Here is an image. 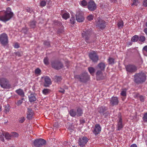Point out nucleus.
Listing matches in <instances>:
<instances>
[{
    "label": "nucleus",
    "instance_id": "obj_12",
    "mask_svg": "<svg viewBox=\"0 0 147 147\" xmlns=\"http://www.w3.org/2000/svg\"><path fill=\"white\" fill-rule=\"evenodd\" d=\"M44 80V85L45 87H48L51 84V82L48 76L42 77Z\"/></svg>",
    "mask_w": 147,
    "mask_h": 147
},
{
    "label": "nucleus",
    "instance_id": "obj_47",
    "mask_svg": "<svg viewBox=\"0 0 147 147\" xmlns=\"http://www.w3.org/2000/svg\"><path fill=\"white\" fill-rule=\"evenodd\" d=\"M143 5L145 7H147V0H144L143 2Z\"/></svg>",
    "mask_w": 147,
    "mask_h": 147
},
{
    "label": "nucleus",
    "instance_id": "obj_3",
    "mask_svg": "<svg viewBox=\"0 0 147 147\" xmlns=\"http://www.w3.org/2000/svg\"><path fill=\"white\" fill-rule=\"evenodd\" d=\"M76 78L80 80L82 82H86L90 79V77L87 73H84L80 75H77L76 76Z\"/></svg>",
    "mask_w": 147,
    "mask_h": 147
},
{
    "label": "nucleus",
    "instance_id": "obj_55",
    "mask_svg": "<svg viewBox=\"0 0 147 147\" xmlns=\"http://www.w3.org/2000/svg\"><path fill=\"white\" fill-rule=\"evenodd\" d=\"M59 91L61 92L62 93H64V90L63 89H61L59 90Z\"/></svg>",
    "mask_w": 147,
    "mask_h": 147
},
{
    "label": "nucleus",
    "instance_id": "obj_59",
    "mask_svg": "<svg viewBox=\"0 0 147 147\" xmlns=\"http://www.w3.org/2000/svg\"><path fill=\"white\" fill-rule=\"evenodd\" d=\"M122 99L123 100H124V99H123V98H122Z\"/></svg>",
    "mask_w": 147,
    "mask_h": 147
},
{
    "label": "nucleus",
    "instance_id": "obj_32",
    "mask_svg": "<svg viewBox=\"0 0 147 147\" xmlns=\"http://www.w3.org/2000/svg\"><path fill=\"white\" fill-rule=\"evenodd\" d=\"M138 40L139 41L144 42L145 40V38L143 36H141L139 37H138Z\"/></svg>",
    "mask_w": 147,
    "mask_h": 147
},
{
    "label": "nucleus",
    "instance_id": "obj_31",
    "mask_svg": "<svg viewBox=\"0 0 147 147\" xmlns=\"http://www.w3.org/2000/svg\"><path fill=\"white\" fill-rule=\"evenodd\" d=\"M50 92V90L47 88L44 89L42 91L43 94L45 95L48 94Z\"/></svg>",
    "mask_w": 147,
    "mask_h": 147
},
{
    "label": "nucleus",
    "instance_id": "obj_35",
    "mask_svg": "<svg viewBox=\"0 0 147 147\" xmlns=\"http://www.w3.org/2000/svg\"><path fill=\"white\" fill-rule=\"evenodd\" d=\"M41 72V70L38 68L36 69L35 70V74L37 75H40V74Z\"/></svg>",
    "mask_w": 147,
    "mask_h": 147
},
{
    "label": "nucleus",
    "instance_id": "obj_9",
    "mask_svg": "<svg viewBox=\"0 0 147 147\" xmlns=\"http://www.w3.org/2000/svg\"><path fill=\"white\" fill-rule=\"evenodd\" d=\"M126 71L128 72L133 73L135 72L137 70L136 67L132 65H129L125 67Z\"/></svg>",
    "mask_w": 147,
    "mask_h": 147
},
{
    "label": "nucleus",
    "instance_id": "obj_20",
    "mask_svg": "<svg viewBox=\"0 0 147 147\" xmlns=\"http://www.w3.org/2000/svg\"><path fill=\"white\" fill-rule=\"evenodd\" d=\"M29 100L30 102H34L36 100V98L35 95L33 94H31L28 96Z\"/></svg>",
    "mask_w": 147,
    "mask_h": 147
},
{
    "label": "nucleus",
    "instance_id": "obj_46",
    "mask_svg": "<svg viewBox=\"0 0 147 147\" xmlns=\"http://www.w3.org/2000/svg\"><path fill=\"white\" fill-rule=\"evenodd\" d=\"M143 119L145 122H147V113H145L143 116Z\"/></svg>",
    "mask_w": 147,
    "mask_h": 147
},
{
    "label": "nucleus",
    "instance_id": "obj_41",
    "mask_svg": "<svg viewBox=\"0 0 147 147\" xmlns=\"http://www.w3.org/2000/svg\"><path fill=\"white\" fill-rule=\"evenodd\" d=\"M44 62L45 64L46 65H48L49 64V59L48 58L46 57L44 59Z\"/></svg>",
    "mask_w": 147,
    "mask_h": 147
},
{
    "label": "nucleus",
    "instance_id": "obj_51",
    "mask_svg": "<svg viewBox=\"0 0 147 147\" xmlns=\"http://www.w3.org/2000/svg\"><path fill=\"white\" fill-rule=\"evenodd\" d=\"M9 107H6L5 108V112L6 113H7L9 112Z\"/></svg>",
    "mask_w": 147,
    "mask_h": 147
},
{
    "label": "nucleus",
    "instance_id": "obj_44",
    "mask_svg": "<svg viewBox=\"0 0 147 147\" xmlns=\"http://www.w3.org/2000/svg\"><path fill=\"white\" fill-rule=\"evenodd\" d=\"M61 80V78L60 76H56L55 77V81L57 82L60 81Z\"/></svg>",
    "mask_w": 147,
    "mask_h": 147
},
{
    "label": "nucleus",
    "instance_id": "obj_6",
    "mask_svg": "<svg viewBox=\"0 0 147 147\" xmlns=\"http://www.w3.org/2000/svg\"><path fill=\"white\" fill-rule=\"evenodd\" d=\"M88 141V139L86 137L80 138L78 140V144L80 147H84Z\"/></svg>",
    "mask_w": 147,
    "mask_h": 147
},
{
    "label": "nucleus",
    "instance_id": "obj_33",
    "mask_svg": "<svg viewBox=\"0 0 147 147\" xmlns=\"http://www.w3.org/2000/svg\"><path fill=\"white\" fill-rule=\"evenodd\" d=\"M89 72L91 74L93 75L94 72V69L92 67H90L88 68Z\"/></svg>",
    "mask_w": 147,
    "mask_h": 147
},
{
    "label": "nucleus",
    "instance_id": "obj_5",
    "mask_svg": "<svg viewBox=\"0 0 147 147\" xmlns=\"http://www.w3.org/2000/svg\"><path fill=\"white\" fill-rule=\"evenodd\" d=\"M46 142V141L40 138L36 140L34 142V144L35 146L41 147L45 145Z\"/></svg>",
    "mask_w": 147,
    "mask_h": 147
},
{
    "label": "nucleus",
    "instance_id": "obj_22",
    "mask_svg": "<svg viewBox=\"0 0 147 147\" xmlns=\"http://www.w3.org/2000/svg\"><path fill=\"white\" fill-rule=\"evenodd\" d=\"M33 115V111L32 110L30 109H28V111L27 112V118L29 119H30Z\"/></svg>",
    "mask_w": 147,
    "mask_h": 147
},
{
    "label": "nucleus",
    "instance_id": "obj_13",
    "mask_svg": "<svg viewBox=\"0 0 147 147\" xmlns=\"http://www.w3.org/2000/svg\"><path fill=\"white\" fill-rule=\"evenodd\" d=\"M89 31H86V32L83 31L82 33V36L83 37L85 38L86 41L88 43L90 42L89 40Z\"/></svg>",
    "mask_w": 147,
    "mask_h": 147
},
{
    "label": "nucleus",
    "instance_id": "obj_17",
    "mask_svg": "<svg viewBox=\"0 0 147 147\" xmlns=\"http://www.w3.org/2000/svg\"><path fill=\"white\" fill-rule=\"evenodd\" d=\"M118 102V99L117 97H112L110 100V103L113 105H117Z\"/></svg>",
    "mask_w": 147,
    "mask_h": 147
},
{
    "label": "nucleus",
    "instance_id": "obj_18",
    "mask_svg": "<svg viewBox=\"0 0 147 147\" xmlns=\"http://www.w3.org/2000/svg\"><path fill=\"white\" fill-rule=\"evenodd\" d=\"M123 125L122 123V120L121 118L120 117H119V119L118 120V124L117 125V130H119L123 128Z\"/></svg>",
    "mask_w": 147,
    "mask_h": 147
},
{
    "label": "nucleus",
    "instance_id": "obj_7",
    "mask_svg": "<svg viewBox=\"0 0 147 147\" xmlns=\"http://www.w3.org/2000/svg\"><path fill=\"white\" fill-rule=\"evenodd\" d=\"M0 42L3 45H5L8 42V37L7 35L3 33L0 35Z\"/></svg>",
    "mask_w": 147,
    "mask_h": 147
},
{
    "label": "nucleus",
    "instance_id": "obj_27",
    "mask_svg": "<svg viewBox=\"0 0 147 147\" xmlns=\"http://www.w3.org/2000/svg\"><path fill=\"white\" fill-rule=\"evenodd\" d=\"M62 17L63 18L66 20L69 17V14L67 12L63 14Z\"/></svg>",
    "mask_w": 147,
    "mask_h": 147
},
{
    "label": "nucleus",
    "instance_id": "obj_4",
    "mask_svg": "<svg viewBox=\"0 0 147 147\" xmlns=\"http://www.w3.org/2000/svg\"><path fill=\"white\" fill-rule=\"evenodd\" d=\"M0 85L1 87L4 88H8L10 86L8 81L5 78H1L0 79Z\"/></svg>",
    "mask_w": 147,
    "mask_h": 147
},
{
    "label": "nucleus",
    "instance_id": "obj_50",
    "mask_svg": "<svg viewBox=\"0 0 147 147\" xmlns=\"http://www.w3.org/2000/svg\"><path fill=\"white\" fill-rule=\"evenodd\" d=\"M140 100V101L142 102L144 101V97L142 96H138Z\"/></svg>",
    "mask_w": 147,
    "mask_h": 147
},
{
    "label": "nucleus",
    "instance_id": "obj_1",
    "mask_svg": "<svg viewBox=\"0 0 147 147\" xmlns=\"http://www.w3.org/2000/svg\"><path fill=\"white\" fill-rule=\"evenodd\" d=\"M13 13L10 8H7L6 11H0V20L4 22L9 20L13 16Z\"/></svg>",
    "mask_w": 147,
    "mask_h": 147
},
{
    "label": "nucleus",
    "instance_id": "obj_2",
    "mask_svg": "<svg viewBox=\"0 0 147 147\" xmlns=\"http://www.w3.org/2000/svg\"><path fill=\"white\" fill-rule=\"evenodd\" d=\"M145 74L142 72L136 74L134 76V81L137 83L144 82L146 80Z\"/></svg>",
    "mask_w": 147,
    "mask_h": 147
},
{
    "label": "nucleus",
    "instance_id": "obj_29",
    "mask_svg": "<svg viewBox=\"0 0 147 147\" xmlns=\"http://www.w3.org/2000/svg\"><path fill=\"white\" fill-rule=\"evenodd\" d=\"M142 51L144 54L147 56V45L144 46L143 48Z\"/></svg>",
    "mask_w": 147,
    "mask_h": 147
},
{
    "label": "nucleus",
    "instance_id": "obj_43",
    "mask_svg": "<svg viewBox=\"0 0 147 147\" xmlns=\"http://www.w3.org/2000/svg\"><path fill=\"white\" fill-rule=\"evenodd\" d=\"M108 61L109 64H113L114 63V59L111 58H109L108 59Z\"/></svg>",
    "mask_w": 147,
    "mask_h": 147
},
{
    "label": "nucleus",
    "instance_id": "obj_10",
    "mask_svg": "<svg viewBox=\"0 0 147 147\" xmlns=\"http://www.w3.org/2000/svg\"><path fill=\"white\" fill-rule=\"evenodd\" d=\"M96 22V26L101 28H104L106 26L105 21L100 18H98Z\"/></svg>",
    "mask_w": 147,
    "mask_h": 147
},
{
    "label": "nucleus",
    "instance_id": "obj_15",
    "mask_svg": "<svg viewBox=\"0 0 147 147\" xmlns=\"http://www.w3.org/2000/svg\"><path fill=\"white\" fill-rule=\"evenodd\" d=\"M101 131V127L99 124H96L95 125L93 133L96 135L99 134Z\"/></svg>",
    "mask_w": 147,
    "mask_h": 147
},
{
    "label": "nucleus",
    "instance_id": "obj_45",
    "mask_svg": "<svg viewBox=\"0 0 147 147\" xmlns=\"http://www.w3.org/2000/svg\"><path fill=\"white\" fill-rule=\"evenodd\" d=\"M40 5L41 6L44 7L46 5V2L45 0H42L40 1Z\"/></svg>",
    "mask_w": 147,
    "mask_h": 147
},
{
    "label": "nucleus",
    "instance_id": "obj_8",
    "mask_svg": "<svg viewBox=\"0 0 147 147\" xmlns=\"http://www.w3.org/2000/svg\"><path fill=\"white\" fill-rule=\"evenodd\" d=\"M89 57L90 59L94 62L97 61L98 59V57L97 55L96 52L94 51H93L90 53L89 54Z\"/></svg>",
    "mask_w": 147,
    "mask_h": 147
},
{
    "label": "nucleus",
    "instance_id": "obj_21",
    "mask_svg": "<svg viewBox=\"0 0 147 147\" xmlns=\"http://www.w3.org/2000/svg\"><path fill=\"white\" fill-rule=\"evenodd\" d=\"M106 110V108L105 107H101L98 108V112L101 115H104V112Z\"/></svg>",
    "mask_w": 147,
    "mask_h": 147
},
{
    "label": "nucleus",
    "instance_id": "obj_38",
    "mask_svg": "<svg viewBox=\"0 0 147 147\" xmlns=\"http://www.w3.org/2000/svg\"><path fill=\"white\" fill-rule=\"evenodd\" d=\"M11 136L13 137H17L19 136V135L16 132H12L11 133Z\"/></svg>",
    "mask_w": 147,
    "mask_h": 147
},
{
    "label": "nucleus",
    "instance_id": "obj_19",
    "mask_svg": "<svg viewBox=\"0 0 147 147\" xmlns=\"http://www.w3.org/2000/svg\"><path fill=\"white\" fill-rule=\"evenodd\" d=\"M76 20L78 22H82L84 21V18L82 14H77L76 15Z\"/></svg>",
    "mask_w": 147,
    "mask_h": 147
},
{
    "label": "nucleus",
    "instance_id": "obj_11",
    "mask_svg": "<svg viewBox=\"0 0 147 147\" xmlns=\"http://www.w3.org/2000/svg\"><path fill=\"white\" fill-rule=\"evenodd\" d=\"M88 8L91 11H94L96 9V5L94 1H90L89 2Z\"/></svg>",
    "mask_w": 147,
    "mask_h": 147
},
{
    "label": "nucleus",
    "instance_id": "obj_25",
    "mask_svg": "<svg viewBox=\"0 0 147 147\" xmlns=\"http://www.w3.org/2000/svg\"><path fill=\"white\" fill-rule=\"evenodd\" d=\"M76 111L77 117L81 116L83 114V111L80 108H78Z\"/></svg>",
    "mask_w": 147,
    "mask_h": 147
},
{
    "label": "nucleus",
    "instance_id": "obj_37",
    "mask_svg": "<svg viewBox=\"0 0 147 147\" xmlns=\"http://www.w3.org/2000/svg\"><path fill=\"white\" fill-rule=\"evenodd\" d=\"M80 4L82 6L84 7L87 5V3L86 1L83 0L81 2Z\"/></svg>",
    "mask_w": 147,
    "mask_h": 147
},
{
    "label": "nucleus",
    "instance_id": "obj_58",
    "mask_svg": "<svg viewBox=\"0 0 147 147\" xmlns=\"http://www.w3.org/2000/svg\"><path fill=\"white\" fill-rule=\"evenodd\" d=\"M146 27H147V22L146 23Z\"/></svg>",
    "mask_w": 147,
    "mask_h": 147
},
{
    "label": "nucleus",
    "instance_id": "obj_28",
    "mask_svg": "<svg viewBox=\"0 0 147 147\" xmlns=\"http://www.w3.org/2000/svg\"><path fill=\"white\" fill-rule=\"evenodd\" d=\"M117 26L119 28L121 29L122 28L123 26V22L121 20L119 21L117 24Z\"/></svg>",
    "mask_w": 147,
    "mask_h": 147
},
{
    "label": "nucleus",
    "instance_id": "obj_26",
    "mask_svg": "<svg viewBox=\"0 0 147 147\" xmlns=\"http://www.w3.org/2000/svg\"><path fill=\"white\" fill-rule=\"evenodd\" d=\"M98 68L102 70H104L105 68V64L102 63H100L98 65Z\"/></svg>",
    "mask_w": 147,
    "mask_h": 147
},
{
    "label": "nucleus",
    "instance_id": "obj_34",
    "mask_svg": "<svg viewBox=\"0 0 147 147\" xmlns=\"http://www.w3.org/2000/svg\"><path fill=\"white\" fill-rule=\"evenodd\" d=\"M131 40L133 42H136L138 40V37L137 35H135L132 38Z\"/></svg>",
    "mask_w": 147,
    "mask_h": 147
},
{
    "label": "nucleus",
    "instance_id": "obj_57",
    "mask_svg": "<svg viewBox=\"0 0 147 147\" xmlns=\"http://www.w3.org/2000/svg\"><path fill=\"white\" fill-rule=\"evenodd\" d=\"M144 32L147 35V28L144 29Z\"/></svg>",
    "mask_w": 147,
    "mask_h": 147
},
{
    "label": "nucleus",
    "instance_id": "obj_23",
    "mask_svg": "<svg viewBox=\"0 0 147 147\" xmlns=\"http://www.w3.org/2000/svg\"><path fill=\"white\" fill-rule=\"evenodd\" d=\"M16 92L21 97H23L24 96V92L23 90L21 89H19L16 90Z\"/></svg>",
    "mask_w": 147,
    "mask_h": 147
},
{
    "label": "nucleus",
    "instance_id": "obj_56",
    "mask_svg": "<svg viewBox=\"0 0 147 147\" xmlns=\"http://www.w3.org/2000/svg\"><path fill=\"white\" fill-rule=\"evenodd\" d=\"M130 147H137V146L136 144H133Z\"/></svg>",
    "mask_w": 147,
    "mask_h": 147
},
{
    "label": "nucleus",
    "instance_id": "obj_52",
    "mask_svg": "<svg viewBox=\"0 0 147 147\" xmlns=\"http://www.w3.org/2000/svg\"><path fill=\"white\" fill-rule=\"evenodd\" d=\"M102 72L101 71H98L96 73V74L97 76V77H98L99 75L101 74Z\"/></svg>",
    "mask_w": 147,
    "mask_h": 147
},
{
    "label": "nucleus",
    "instance_id": "obj_49",
    "mask_svg": "<svg viewBox=\"0 0 147 147\" xmlns=\"http://www.w3.org/2000/svg\"><path fill=\"white\" fill-rule=\"evenodd\" d=\"M25 120V119L24 117H21L19 120V122L21 123H22L24 122Z\"/></svg>",
    "mask_w": 147,
    "mask_h": 147
},
{
    "label": "nucleus",
    "instance_id": "obj_53",
    "mask_svg": "<svg viewBox=\"0 0 147 147\" xmlns=\"http://www.w3.org/2000/svg\"><path fill=\"white\" fill-rule=\"evenodd\" d=\"M14 47L15 48H18L19 47V45L18 43H15L14 45Z\"/></svg>",
    "mask_w": 147,
    "mask_h": 147
},
{
    "label": "nucleus",
    "instance_id": "obj_54",
    "mask_svg": "<svg viewBox=\"0 0 147 147\" xmlns=\"http://www.w3.org/2000/svg\"><path fill=\"white\" fill-rule=\"evenodd\" d=\"M44 43L45 45H46L47 46H49L50 45L49 42H45Z\"/></svg>",
    "mask_w": 147,
    "mask_h": 147
},
{
    "label": "nucleus",
    "instance_id": "obj_40",
    "mask_svg": "<svg viewBox=\"0 0 147 147\" xmlns=\"http://www.w3.org/2000/svg\"><path fill=\"white\" fill-rule=\"evenodd\" d=\"M94 18V16L92 14H90L87 17V19L91 21Z\"/></svg>",
    "mask_w": 147,
    "mask_h": 147
},
{
    "label": "nucleus",
    "instance_id": "obj_16",
    "mask_svg": "<svg viewBox=\"0 0 147 147\" xmlns=\"http://www.w3.org/2000/svg\"><path fill=\"white\" fill-rule=\"evenodd\" d=\"M52 65L53 67L55 69H60L63 66V65L60 62L52 63Z\"/></svg>",
    "mask_w": 147,
    "mask_h": 147
},
{
    "label": "nucleus",
    "instance_id": "obj_42",
    "mask_svg": "<svg viewBox=\"0 0 147 147\" xmlns=\"http://www.w3.org/2000/svg\"><path fill=\"white\" fill-rule=\"evenodd\" d=\"M23 100H24V98H22L21 100H18V101L16 103V104L18 106L22 104Z\"/></svg>",
    "mask_w": 147,
    "mask_h": 147
},
{
    "label": "nucleus",
    "instance_id": "obj_39",
    "mask_svg": "<svg viewBox=\"0 0 147 147\" xmlns=\"http://www.w3.org/2000/svg\"><path fill=\"white\" fill-rule=\"evenodd\" d=\"M36 25V22L35 21H32L31 22L30 24V26L32 28H34L35 27Z\"/></svg>",
    "mask_w": 147,
    "mask_h": 147
},
{
    "label": "nucleus",
    "instance_id": "obj_24",
    "mask_svg": "<svg viewBox=\"0 0 147 147\" xmlns=\"http://www.w3.org/2000/svg\"><path fill=\"white\" fill-rule=\"evenodd\" d=\"M69 113L70 115L73 117H76V110L72 109L69 111Z\"/></svg>",
    "mask_w": 147,
    "mask_h": 147
},
{
    "label": "nucleus",
    "instance_id": "obj_30",
    "mask_svg": "<svg viewBox=\"0 0 147 147\" xmlns=\"http://www.w3.org/2000/svg\"><path fill=\"white\" fill-rule=\"evenodd\" d=\"M126 89H124L122 90L121 93V95L125 97L126 95Z\"/></svg>",
    "mask_w": 147,
    "mask_h": 147
},
{
    "label": "nucleus",
    "instance_id": "obj_48",
    "mask_svg": "<svg viewBox=\"0 0 147 147\" xmlns=\"http://www.w3.org/2000/svg\"><path fill=\"white\" fill-rule=\"evenodd\" d=\"M138 3V0H134L133 1V3L132 5H136Z\"/></svg>",
    "mask_w": 147,
    "mask_h": 147
},
{
    "label": "nucleus",
    "instance_id": "obj_14",
    "mask_svg": "<svg viewBox=\"0 0 147 147\" xmlns=\"http://www.w3.org/2000/svg\"><path fill=\"white\" fill-rule=\"evenodd\" d=\"M0 136V140L2 141H4V136H5V138L7 140L10 139L11 137V135H10L7 132L5 133H2L1 134Z\"/></svg>",
    "mask_w": 147,
    "mask_h": 147
},
{
    "label": "nucleus",
    "instance_id": "obj_36",
    "mask_svg": "<svg viewBox=\"0 0 147 147\" xmlns=\"http://www.w3.org/2000/svg\"><path fill=\"white\" fill-rule=\"evenodd\" d=\"M70 21L71 24H74L76 22V20L74 16H72L70 19Z\"/></svg>",
    "mask_w": 147,
    "mask_h": 147
}]
</instances>
